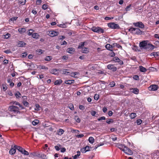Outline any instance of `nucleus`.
<instances>
[{
	"mask_svg": "<svg viewBox=\"0 0 159 159\" xmlns=\"http://www.w3.org/2000/svg\"><path fill=\"white\" fill-rule=\"evenodd\" d=\"M151 56H153L155 58L159 59V52H155L151 54Z\"/></svg>",
	"mask_w": 159,
	"mask_h": 159,
	"instance_id": "nucleus-19",
	"label": "nucleus"
},
{
	"mask_svg": "<svg viewBox=\"0 0 159 159\" xmlns=\"http://www.w3.org/2000/svg\"><path fill=\"white\" fill-rule=\"evenodd\" d=\"M154 48V46L152 44L148 43L147 44L145 47V49L147 50H152Z\"/></svg>",
	"mask_w": 159,
	"mask_h": 159,
	"instance_id": "nucleus-12",
	"label": "nucleus"
},
{
	"mask_svg": "<svg viewBox=\"0 0 159 159\" xmlns=\"http://www.w3.org/2000/svg\"><path fill=\"white\" fill-rule=\"evenodd\" d=\"M39 120H35L32 122V124L33 125L35 126L39 123Z\"/></svg>",
	"mask_w": 159,
	"mask_h": 159,
	"instance_id": "nucleus-33",
	"label": "nucleus"
},
{
	"mask_svg": "<svg viewBox=\"0 0 159 159\" xmlns=\"http://www.w3.org/2000/svg\"><path fill=\"white\" fill-rule=\"evenodd\" d=\"M22 102V103L23 104V105L26 107H28L29 105V103L28 102H27V101H25V102Z\"/></svg>",
	"mask_w": 159,
	"mask_h": 159,
	"instance_id": "nucleus-44",
	"label": "nucleus"
},
{
	"mask_svg": "<svg viewBox=\"0 0 159 159\" xmlns=\"http://www.w3.org/2000/svg\"><path fill=\"white\" fill-rule=\"evenodd\" d=\"M52 59V57L51 56H47L45 58V60L47 61H50Z\"/></svg>",
	"mask_w": 159,
	"mask_h": 159,
	"instance_id": "nucleus-43",
	"label": "nucleus"
},
{
	"mask_svg": "<svg viewBox=\"0 0 159 159\" xmlns=\"http://www.w3.org/2000/svg\"><path fill=\"white\" fill-rule=\"evenodd\" d=\"M48 8V5L46 4H44L43 5L42 8L44 10Z\"/></svg>",
	"mask_w": 159,
	"mask_h": 159,
	"instance_id": "nucleus-56",
	"label": "nucleus"
},
{
	"mask_svg": "<svg viewBox=\"0 0 159 159\" xmlns=\"http://www.w3.org/2000/svg\"><path fill=\"white\" fill-rule=\"evenodd\" d=\"M158 87L156 84L151 85L149 87L148 89L150 91H155L157 90Z\"/></svg>",
	"mask_w": 159,
	"mask_h": 159,
	"instance_id": "nucleus-7",
	"label": "nucleus"
},
{
	"mask_svg": "<svg viewBox=\"0 0 159 159\" xmlns=\"http://www.w3.org/2000/svg\"><path fill=\"white\" fill-rule=\"evenodd\" d=\"M92 30L94 32L100 33H103L104 32V30L99 27H93Z\"/></svg>",
	"mask_w": 159,
	"mask_h": 159,
	"instance_id": "nucleus-3",
	"label": "nucleus"
},
{
	"mask_svg": "<svg viewBox=\"0 0 159 159\" xmlns=\"http://www.w3.org/2000/svg\"><path fill=\"white\" fill-rule=\"evenodd\" d=\"M75 119L76 121L78 123H80V119L78 117V116H75Z\"/></svg>",
	"mask_w": 159,
	"mask_h": 159,
	"instance_id": "nucleus-41",
	"label": "nucleus"
},
{
	"mask_svg": "<svg viewBox=\"0 0 159 159\" xmlns=\"http://www.w3.org/2000/svg\"><path fill=\"white\" fill-rule=\"evenodd\" d=\"M139 68L140 71L141 72H145L147 71L146 69L142 66H139Z\"/></svg>",
	"mask_w": 159,
	"mask_h": 159,
	"instance_id": "nucleus-24",
	"label": "nucleus"
},
{
	"mask_svg": "<svg viewBox=\"0 0 159 159\" xmlns=\"http://www.w3.org/2000/svg\"><path fill=\"white\" fill-rule=\"evenodd\" d=\"M99 98V95L98 94H95L94 96V99L96 100H98Z\"/></svg>",
	"mask_w": 159,
	"mask_h": 159,
	"instance_id": "nucleus-51",
	"label": "nucleus"
},
{
	"mask_svg": "<svg viewBox=\"0 0 159 159\" xmlns=\"http://www.w3.org/2000/svg\"><path fill=\"white\" fill-rule=\"evenodd\" d=\"M22 154H23L25 155H29L28 152L27 151H26L25 150L22 153Z\"/></svg>",
	"mask_w": 159,
	"mask_h": 159,
	"instance_id": "nucleus-61",
	"label": "nucleus"
},
{
	"mask_svg": "<svg viewBox=\"0 0 159 159\" xmlns=\"http://www.w3.org/2000/svg\"><path fill=\"white\" fill-rule=\"evenodd\" d=\"M80 151L83 153H85L86 152L85 150V148L81 149Z\"/></svg>",
	"mask_w": 159,
	"mask_h": 159,
	"instance_id": "nucleus-63",
	"label": "nucleus"
},
{
	"mask_svg": "<svg viewBox=\"0 0 159 159\" xmlns=\"http://www.w3.org/2000/svg\"><path fill=\"white\" fill-rule=\"evenodd\" d=\"M130 90L133 93L135 94H138L139 93V90L137 88H132L130 89Z\"/></svg>",
	"mask_w": 159,
	"mask_h": 159,
	"instance_id": "nucleus-16",
	"label": "nucleus"
},
{
	"mask_svg": "<svg viewBox=\"0 0 159 159\" xmlns=\"http://www.w3.org/2000/svg\"><path fill=\"white\" fill-rule=\"evenodd\" d=\"M64 131L63 129H60L57 131V134L58 135H61L64 133Z\"/></svg>",
	"mask_w": 159,
	"mask_h": 159,
	"instance_id": "nucleus-27",
	"label": "nucleus"
},
{
	"mask_svg": "<svg viewBox=\"0 0 159 159\" xmlns=\"http://www.w3.org/2000/svg\"><path fill=\"white\" fill-rule=\"evenodd\" d=\"M59 32L55 31H49L48 34L52 37H53L57 35Z\"/></svg>",
	"mask_w": 159,
	"mask_h": 159,
	"instance_id": "nucleus-11",
	"label": "nucleus"
},
{
	"mask_svg": "<svg viewBox=\"0 0 159 159\" xmlns=\"http://www.w3.org/2000/svg\"><path fill=\"white\" fill-rule=\"evenodd\" d=\"M4 52L6 54H8L11 53V52L10 50H7L4 51Z\"/></svg>",
	"mask_w": 159,
	"mask_h": 159,
	"instance_id": "nucleus-62",
	"label": "nucleus"
},
{
	"mask_svg": "<svg viewBox=\"0 0 159 159\" xmlns=\"http://www.w3.org/2000/svg\"><path fill=\"white\" fill-rule=\"evenodd\" d=\"M110 85L111 87H112L115 86V83L114 81H112L110 83Z\"/></svg>",
	"mask_w": 159,
	"mask_h": 159,
	"instance_id": "nucleus-60",
	"label": "nucleus"
},
{
	"mask_svg": "<svg viewBox=\"0 0 159 159\" xmlns=\"http://www.w3.org/2000/svg\"><path fill=\"white\" fill-rule=\"evenodd\" d=\"M82 52L85 53H87L89 52L88 49L87 48H82Z\"/></svg>",
	"mask_w": 159,
	"mask_h": 159,
	"instance_id": "nucleus-28",
	"label": "nucleus"
},
{
	"mask_svg": "<svg viewBox=\"0 0 159 159\" xmlns=\"http://www.w3.org/2000/svg\"><path fill=\"white\" fill-rule=\"evenodd\" d=\"M85 42H81L80 43L78 47V49L82 48H84V46Z\"/></svg>",
	"mask_w": 159,
	"mask_h": 159,
	"instance_id": "nucleus-35",
	"label": "nucleus"
},
{
	"mask_svg": "<svg viewBox=\"0 0 159 159\" xmlns=\"http://www.w3.org/2000/svg\"><path fill=\"white\" fill-rule=\"evenodd\" d=\"M34 30L32 29H30L29 30V33L28 34L29 36L32 35L33 34V32Z\"/></svg>",
	"mask_w": 159,
	"mask_h": 159,
	"instance_id": "nucleus-49",
	"label": "nucleus"
},
{
	"mask_svg": "<svg viewBox=\"0 0 159 159\" xmlns=\"http://www.w3.org/2000/svg\"><path fill=\"white\" fill-rule=\"evenodd\" d=\"M137 115L135 113H131L130 114L129 116L131 119L135 118Z\"/></svg>",
	"mask_w": 159,
	"mask_h": 159,
	"instance_id": "nucleus-38",
	"label": "nucleus"
},
{
	"mask_svg": "<svg viewBox=\"0 0 159 159\" xmlns=\"http://www.w3.org/2000/svg\"><path fill=\"white\" fill-rule=\"evenodd\" d=\"M61 71L62 74L66 75H69L70 73V71L69 69H64L62 70Z\"/></svg>",
	"mask_w": 159,
	"mask_h": 159,
	"instance_id": "nucleus-15",
	"label": "nucleus"
},
{
	"mask_svg": "<svg viewBox=\"0 0 159 159\" xmlns=\"http://www.w3.org/2000/svg\"><path fill=\"white\" fill-rule=\"evenodd\" d=\"M71 131L72 133L75 132V133L79 134L80 133V131L76 129H71Z\"/></svg>",
	"mask_w": 159,
	"mask_h": 159,
	"instance_id": "nucleus-45",
	"label": "nucleus"
},
{
	"mask_svg": "<svg viewBox=\"0 0 159 159\" xmlns=\"http://www.w3.org/2000/svg\"><path fill=\"white\" fill-rule=\"evenodd\" d=\"M92 148L91 147H89L88 146H87L86 147H85V150H86V152L88 151H89L90 150V149Z\"/></svg>",
	"mask_w": 159,
	"mask_h": 159,
	"instance_id": "nucleus-46",
	"label": "nucleus"
},
{
	"mask_svg": "<svg viewBox=\"0 0 159 159\" xmlns=\"http://www.w3.org/2000/svg\"><path fill=\"white\" fill-rule=\"evenodd\" d=\"M107 68L113 71H116L117 70V68L113 65L109 64L107 66Z\"/></svg>",
	"mask_w": 159,
	"mask_h": 159,
	"instance_id": "nucleus-9",
	"label": "nucleus"
},
{
	"mask_svg": "<svg viewBox=\"0 0 159 159\" xmlns=\"http://www.w3.org/2000/svg\"><path fill=\"white\" fill-rule=\"evenodd\" d=\"M26 44L23 41H19L18 43V46L19 47H23Z\"/></svg>",
	"mask_w": 159,
	"mask_h": 159,
	"instance_id": "nucleus-21",
	"label": "nucleus"
},
{
	"mask_svg": "<svg viewBox=\"0 0 159 159\" xmlns=\"http://www.w3.org/2000/svg\"><path fill=\"white\" fill-rule=\"evenodd\" d=\"M22 102H25L26 101L27 98V97L26 96H23L22 97Z\"/></svg>",
	"mask_w": 159,
	"mask_h": 159,
	"instance_id": "nucleus-54",
	"label": "nucleus"
},
{
	"mask_svg": "<svg viewBox=\"0 0 159 159\" xmlns=\"http://www.w3.org/2000/svg\"><path fill=\"white\" fill-rule=\"evenodd\" d=\"M15 147H16V148H17V149L22 154L23 153L24 151L25 150V149L22 147L19 146L15 145Z\"/></svg>",
	"mask_w": 159,
	"mask_h": 159,
	"instance_id": "nucleus-17",
	"label": "nucleus"
},
{
	"mask_svg": "<svg viewBox=\"0 0 159 159\" xmlns=\"http://www.w3.org/2000/svg\"><path fill=\"white\" fill-rule=\"evenodd\" d=\"M66 51L69 53L72 54L75 51V49L72 48H67Z\"/></svg>",
	"mask_w": 159,
	"mask_h": 159,
	"instance_id": "nucleus-18",
	"label": "nucleus"
},
{
	"mask_svg": "<svg viewBox=\"0 0 159 159\" xmlns=\"http://www.w3.org/2000/svg\"><path fill=\"white\" fill-rule=\"evenodd\" d=\"M129 31L134 34H142V31L138 28L131 27L129 29Z\"/></svg>",
	"mask_w": 159,
	"mask_h": 159,
	"instance_id": "nucleus-1",
	"label": "nucleus"
},
{
	"mask_svg": "<svg viewBox=\"0 0 159 159\" xmlns=\"http://www.w3.org/2000/svg\"><path fill=\"white\" fill-rule=\"evenodd\" d=\"M15 95L16 98H20V96L21 95V94L19 92H17L15 94Z\"/></svg>",
	"mask_w": 159,
	"mask_h": 159,
	"instance_id": "nucleus-42",
	"label": "nucleus"
},
{
	"mask_svg": "<svg viewBox=\"0 0 159 159\" xmlns=\"http://www.w3.org/2000/svg\"><path fill=\"white\" fill-rule=\"evenodd\" d=\"M94 139L92 137H90L89 139V142L91 143H93L94 142Z\"/></svg>",
	"mask_w": 159,
	"mask_h": 159,
	"instance_id": "nucleus-37",
	"label": "nucleus"
},
{
	"mask_svg": "<svg viewBox=\"0 0 159 159\" xmlns=\"http://www.w3.org/2000/svg\"><path fill=\"white\" fill-rule=\"evenodd\" d=\"M11 36V34L9 33H7L6 34L4 35V38L5 39H8Z\"/></svg>",
	"mask_w": 159,
	"mask_h": 159,
	"instance_id": "nucleus-53",
	"label": "nucleus"
},
{
	"mask_svg": "<svg viewBox=\"0 0 159 159\" xmlns=\"http://www.w3.org/2000/svg\"><path fill=\"white\" fill-rule=\"evenodd\" d=\"M122 150L127 154L129 155L133 154V152L131 150L127 147L124 146V149Z\"/></svg>",
	"mask_w": 159,
	"mask_h": 159,
	"instance_id": "nucleus-5",
	"label": "nucleus"
},
{
	"mask_svg": "<svg viewBox=\"0 0 159 159\" xmlns=\"http://www.w3.org/2000/svg\"><path fill=\"white\" fill-rule=\"evenodd\" d=\"M105 47L107 50L112 51L113 47L109 44H107L106 45Z\"/></svg>",
	"mask_w": 159,
	"mask_h": 159,
	"instance_id": "nucleus-20",
	"label": "nucleus"
},
{
	"mask_svg": "<svg viewBox=\"0 0 159 159\" xmlns=\"http://www.w3.org/2000/svg\"><path fill=\"white\" fill-rule=\"evenodd\" d=\"M39 158H41L43 159H46V156L45 155L40 153L39 157Z\"/></svg>",
	"mask_w": 159,
	"mask_h": 159,
	"instance_id": "nucleus-34",
	"label": "nucleus"
},
{
	"mask_svg": "<svg viewBox=\"0 0 159 159\" xmlns=\"http://www.w3.org/2000/svg\"><path fill=\"white\" fill-rule=\"evenodd\" d=\"M106 119V117L105 116H103L98 118V120L99 121L102 120H105Z\"/></svg>",
	"mask_w": 159,
	"mask_h": 159,
	"instance_id": "nucleus-52",
	"label": "nucleus"
},
{
	"mask_svg": "<svg viewBox=\"0 0 159 159\" xmlns=\"http://www.w3.org/2000/svg\"><path fill=\"white\" fill-rule=\"evenodd\" d=\"M112 61L118 62L120 65H122L123 64V61L121 60L118 57H114Z\"/></svg>",
	"mask_w": 159,
	"mask_h": 159,
	"instance_id": "nucleus-8",
	"label": "nucleus"
},
{
	"mask_svg": "<svg viewBox=\"0 0 159 159\" xmlns=\"http://www.w3.org/2000/svg\"><path fill=\"white\" fill-rule=\"evenodd\" d=\"M91 114L93 116H96L95 115L96 114V112L95 111H92L91 112Z\"/></svg>",
	"mask_w": 159,
	"mask_h": 159,
	"instance_id": "nucleus-57",
	"label": "nucleus"
},
{
	"mask_svg": "<svg viewBox=\"0 0 159 159\" xmlns=\"http://www.w3.org/2000/svg\"><path fill=\"white\" fill-rule=\"evenodd\" d=\"M43 51L42 50L39 49L37 51V52H38V54H41L43 53Z\"/></svg>",
	"mask_w": 159,
	"mask_h": 159,
	"instance_id": "nucleus-64",
	"label": "nucleus"
},
{
	"mask_svg": "<svg viewBox=\"0 0 159 159\" xmlns=\"http://www.w3.org/2000/svg\"><path fill=\"white\" fill-rule=\"evenodd\" d=\"M32 36L33 38L37 39L39 38V35L37 33H34L33 34Z\"/></svg>",
	"mask_w": 159,
	"mask_h": 159,
	"instance_id": "nucleus-26",
	"label": "nucleus"
},
{
	"mask_svg": "<svg viewBox=\"0 0 159 159\" xmlns=\"http://www.w3.org/2000/svg\"><path fill=\"white\" fill-rule=\"evenodd\" d=\"M68 107L71 110H74V107L73 104L70 103L68 105Z\"/></svg>",
	"mask_w": 159,
	"mask_h": 159,
	"instance_id": "nucleus-39",
	"label": "nucleus"
},
{
	"mask_svg": "<svg viewBox=\"0 0 159 159\" xmlns=\"http://www.w3.org/2000/svg\"><path fill=\"white\" fill-rule=\"evenodd\" d=\"M74 80H66L65 82V83L68 84H71L74 83Z\"/></svg>",
	"mask_w": 159,
	"mask_h": 159,
	"instance_id": "nucleus-22",
	"label": "nucleus"
},
{
	"mask_svg": "<svg viewBox=\"0 0 159 159\" xmlns=\"http://www.w3.org/2000/svg\"><path fill=\"white\" fill-rule=\"evenodd\" d=\"M27 52H24L22 53L21 56L22 57L24 58L27 56Z\"/></svg>",
	"mask_w": 159,
	"mask_h": 159,
	"instance_id": "nucleus-58",
	"label": "nucleus"
},
{
	"mask_svg": "<svg viewBox=\"0 0 159 159\" xmlns=\"http://www.w3.org/2000/svg\"><path fill=\"white\" fill-rule=\"evenodd\" d=\"M133 25L136 27L143 29L144 27V25L140 21L133 23Z\"/></svg>",
	"mask_w": 159,
	"mask_h": 159,
	"instance_id": "nucleus-6",
	"label": "nucleus"
},
{
	"mask_svg": "<svg viewBox=\"0 0 159 159\" xmlns=\"http://www.w3.org/2000/svg\"><path fill=\"white\" fill-rule=\"evenodd\" d=\"M18 31L20 33L22 34L25 32V29L24 28H19L18 29Z\"/></svg>",
	"mask_w": 159,
	"mask_h": 159,
	"instance_id": "nucleus-30",
	"label": "nucleus"
},
{
	"mask_svg": "<svg viewBox=\"0 0 159 159\" xmlns=\"http://www.w3.org/2000/svg\"><path fill=\"white\" fill-rule=\"evenodd\" d=\"M108 26L112 29H119L120 28L119 26L114 23H110L108 24Z\"/></svg>",
	"mask_w": 159,
	"mask_h": 159,
	"instance_id": "nucleus-4",
	"label": "nucleus"
},
{
	"mask_svg": "<svg viewBox=\"0 0 159 159\" xmlns=\"http://www.w3.org/2000/svg\"><path fill=\"white\" fill-rule=\"evenodd\" d=\"M35 107L34 108V110L35 111H39L40 110V106L39 104H36L35 105Z\"/></svg>",
	"mask_w": 159,
	"mask_h": 159,
	"instance_id": "nucleus-36",
	"label": "nucleus"
},
{
	"mask_svg": "<svg viewBox=\"0 0 159 159\" xmlns=\"http://www.w3.org/2000/svg\"><path fill=\"white\" fill-rule=\"evenodd\" d=\"M8 110L11 112H13L14 113H20L19 108L16 106H11L9 107Z\"/></svg>",
	"mask_w": 159,
	"mask_h": 159,
	"instance_id": "nucleus-2",
	"label": "nucleus"
},
{
	"mask_svg": "<svg viewBox=\"0 0 159 159\" xmlns=\"http://www.w3.org/2000/svg\"><path fill=\"white\" fill-rule=\"evenodd\" d=\"M26 0H19V3L21 5H23L25 4Z\"/></svg>",
	"mask_w": 159,
	"mask_h": 159,
	"instance_id": "nucleus-32",
	"label": "nucleus"
},
{
	"mask_svg": "<svg viewBox=\"0 0 159 159\" xmlns=\"http://www.w3.org/2000/svg\"><path fill=\"white\" fill-rule=\"evenodd\" d=\"M113 120L112 119H107L106 121V123L108 124H110L111 123H113Z\"/></svg>",
	"mask_w": 159,
	"mask_h": 159,
	"instance_id": "nucleus-40",
	"label": "nucleus"
},
{
	"mask_svg": "<svg viewBox=\"0 0 159 159\" xmlns=\"http://www.w3.org/2000/svg\"><path fill=\"white\" fill-rule=\"evenodd\" d=\"M133 79L136 80H139V76L137 75H135L133 77Z\"/></svg>",
	"mask_w": 159,
	"mask_h": 159,
	"instance_id": "nucleus-59",
	"label": "nucleus"
},
{
	"mask_svg": "<svg viewBox=\"0 0 159 159\" xmlns=\"http://www.w3.org/2000/svg\"><path fill=\"white\" fill-rule=\"evenodd\" d=\"M147 43L146 41H143L140 43L139 46L141 49H145Z\"/></svg>",
	"mask_w": 159,
	"mask_h": 159,
	"instance_id": "nucleus-10",
	"label": "nucleus"
},
{
	"mask_svg": "<svg viewBox=\"0 0 159 159\" xmlns=\"http://www.w3.org/2000/svg\"><path fill=\"white\" fill-rule=\"evenodd\" d=\"M17 149V148H16L15 147V146L12 147V146L11 147V148L9 151V153L11 155L14 154L16 152V150Z\"/></svg>",
	"mask_w": 159,
	"mask_h": 159,
	"instance_id": "nucleus-13",
	"label": "nucleus"
},
{
	"mask_svg": "<svg viewBox=\"0 0 159 159\" xmlns=\"http://www.w3.org/2000/svg\"><path fill=\"white\" fill-rule=\"evenodd\" d=\"M60 147H61V145L60 144H58L57 146H55L54 147V148L56 150L59 151L60 150Z\"/></svg>",
	"mask_w": 159,
	"mask_h": 159,
	"instance_id": "nucleus-47",
	"label": "nucleus"
},
{
	"mask_svg": "<svg viewBox=\"0 0 159 159\" xmlns=\"http://www.w3.org/2000/svg\"><path fill=\"white\" fill-rule=\"evenodd\" d=\"M84 135L83 134H78L77 135H75V136H76V137H77L78 138H82L83 137H84Z\"/></svg>",
	"mask_w": 159,
	"mask_h": 159,
	"instance_id": "nucleus-55",
	"label": "nucleus"
},
{
	"mask_svg": "<svg viewBox=\"0 0 159 159\" xmlns=\"http://www.w3.org/2000/svg\"><path fill=\"white\" fill-rule=\"evenodd\" d=\"M74 74V75L72 76L71 75V77H74V78H78L77 76V75H79L80 74L79 72H75Z\"/></svg>",
	"mask_w": 159,
	"mask_h": 159,
	"instance_id": "nucleus-48",
	"label": "nucleus"
},
{
	"mask_svg": "<svg viewBox=\"0 0 159 159\" xmlns=\"http://www.w3.org/2000/svg\"><path fill=\"white\" fill-rule=\"evenodd\" d=\"M7 82L9 83V85L11 87H12L14 86V83L12 82V80L10 78H8L7 79Z\"/></svg>",
	"mask_w": 159,
	"mask_h": 159,
	"instance_id": "nucleus-23",
	"label": "nucleus"
},
{
	"mask_svg": "<svg viewBox=\"0 0 159 159\" xmlns=\"http://www.w3.org/2000/svg\"><path fill=\"white\" fill-rule=\"evenodd\" d=\"M77 154L73 156L74 159H77V158L80 155V151H78L77 152Z\"/></svg>",
	"mask_w": 159,
	"mask_h": 159,
	"instance_id": "nucleus-29",
	"label": "nucleus"
},
{
	"mask_svg": "<svg viewBox=\"0 0 159 159\" xmlns=\"http://www.w3.org/2000/svg\"><path fill=\"white\" fill-rule=\"evenodd\" d=\"M142 120L140 119L137 120L136 121L138 125H140L142 123Z\"/></svg>",
	"mask_w": 159,
	"mask_h": 159,
	"instance_id": "nucleus-50",
	"label": "nucleus"
},
{
	"mask_svg": "<svg viewBox=\"0 0 159 159\" xmlns=\"http://www.w3.org/2000/svg\"><path fill=\"white\" fill-rule=\"evenodd\" d=\"M62 82V81L61 79H59V80H57L55 81L54 82V84L55 85H60Z\"/></svg>",
	"mask_w": 159,
	"mask_h": 159,
	"instance_id": "nucleus-25",
	"label": "nucleus"
},
{
	"mask_svg": "<svg viewBox=\"0 0 159 159\" xmlns=\"http://www.w3.org/2000/svg\"><path fill=\"white\" fill-rule=\"evenodd\" d=\"M40 153L37 152H33L30 153L29 157H39Z\"/></svg>",
	"mask_w": 159,
	"mask_h": 159,
	"instance_id": "nucleus-14",
	"label": "nucleus"
},
{
	"mask_svg": "<svg viewBox=\"0 0 159 159\" xmlns=\"http://www.w3.org/2000/svg\"><path fill=\"white\" fill-rule=\"evenodd\" d=\"M51 73L53 74L56 75L58 74V72L57 69H54L51 70Z\"/></svg>",
	"mask_w": 159,
	"mask_h": 159,
	"instance_id": "nucleus-31",
	"label": "nucleus"
}]
</instances>
